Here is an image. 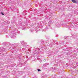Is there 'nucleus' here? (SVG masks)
I'll list each match as a JSON object with an SVG mask.
<instances>
[{"mask_svg": "<svg viewBox=\"0 0 78 78\" xmlns=\"http://www.w3.org/2000/svg\"><path fill=\"white\" fill-rule=\"evenodd\" d=\"M72 2L73 3H78V2H76L75 0H72Z\"/></svg>", "mask_w": 78, "mask_h": 78, "instance_id": "obj_1", "label": "nucleus"}, {"mask_svg": "<svg viewBox=\"0 0 78 78\" xmlns=\"http://www.w3.org/2000/svg\"><path fill=\"white\" fill-rule=\"evenodd\" d=\"M37 70L38 71V72H40L41 71L40 69H38Z\"/></svg>", "mask_w": 78, "mask_h": 78, "instance_id": "obj_2", "label": "nucleus"}, {"mask_svg": "<svg viewBox=\"0 0 78 78\" xmlns=\"http://www.w3.org/2000/svg\"><path fill=\"white\" fill-rule=\"evenodd\" d=\"M2 15H4V14L3 13H2Z\"/></svg>", "mask_w": 78, "mask_h": 78, "instance_id": "obj_3", "label": "nucleus"}]
</instances>
